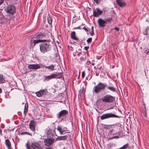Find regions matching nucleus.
<instances>
[{
  "label": "nucleus",
  "instance_id": "f257e3e1",
  "mask_svg": "<svg viewBox=\"0 0 149 149\" xmlns=\"http://www.w3.org/2000/svg\"><path fill=\"white\" fill-rule=\"evenodd\" d=\"M44 36V34L41 33L31 36V38H32V39L30 41V44L31 47L33 48L37 44L43 42V41H46L44 40L40 39L43 38Z\"/></svg>",
  "mask_w": 149,
  "mask_h": 149
},
{
  "label": "nucleus",
  "instance_id": "f03ea898",
  "mask_svg": "<svg viewBox=\"0 0 149 149\" xmlns=\"http://www.w3.org/2000/svg\"><path fill=\"white\" fill-rule=\"evenodd\" d=\"M46 41H43L45 42H42L39 45L40 49V52L43 53H45L51 50L52 49V46L49 42L51 41L50 39L45 40Z\"/></svg>",
  "mask_w": 149,
  "mask_h": 149
},
{
  "label": "nucleus",
  "instance_id": "7ed1b4c3",
  "mask_svg": "<svg viewBox=\"0 0 149 149\" xmlns=\"http://www.w3.org/2000/svg\"><path fill=\"white\" fill-rule=\"evenodd\" d=\"M107 84L106 83L99 82L95 87L94 91L95 93H99L104 90L107 87Z\"/></svg>",
  "mask_w": 149,
  "mask_h": 149
},
{
  "label": "nucleus",
  "instance_id": "20e7f679",
  "mask_svg": "<svg viewBox=\"0 0 149 149\" xmlns=\"http://www.w3.org/2000/svg\"><path fill=\"white\" fill-rule=\"evenodd\" d=\"M15 6L10 5L6 7L5 10L7 13L13 15L15 13Z\"/></svg>",
  "mask_w": 149,
  "mask_h": 149
},
{
  "label": "nucleus",
  "instance_id": "39448f33",
  "mask_svg": "<svg viewBox=\"0 0 149 149\" xmlns=\"http://www.w3.org/2000/svg\"><path fill=\"white\" fill-rule=\"evenodd\" d=\"M27 147L28 149H42L41 146L37 142H33L30 146L26 144Z\"/></svg>",
  "mask_w": 149,
  "mask_h": 149
},
{
  "label": "nucleus",
  "instance_id": "423d86ee",
  "mask_svg": "<svg viewBox=\"0 0 149 149\" xmlns=\"http://www.w3.org/2000/svg\"><path fill=\"white\" fill-rule=\"evenodd\" d=\"M60 73L55 74L52 73L50 75L44 77V81H49L50 80L56 78H59L60 77H58V75H60Z\"/></svg>",
  "mask_w": 149,
  "mask_h": 149
},
{
  "label": "nucleus",
  "instance_id": "0eeeda50",
  "mask_svg": "<svg viewBox=\"0 0 149 149\" xmlns=\"http://www.w3.org/2000/svg\"><path fill=\"white\" fill-rule=\"evenodd\" d=\"M118 117V116L114 114L109 113L102 114V115L100 117V118L101 120H104L112 117L117 118Z\"/></svg>",
  "mask_w": 149,
  "mask_h": 149
},
{
  "label": "nucleus",
  "instance_id": "6e6552de",
  "mask_svg": "<svg viewBox=\"0 0 149 149\" xmlns=\"http://www.w3.org/2000/svg\"><path fill=\"white\" fill-rule=\"evenodd\" d=\"M102 101L105 102H112L114 100V98L111 95H106L102 99Z\"/></svg>",
  "mask_w": 149,
  "mask_h": 149
},
{
  "label": "nucleus",
  "instance_id": "1a4fd4ad",
  "mask_svg": "<svg viewBox=\"0 0 149 149\" xmlns=\"http://www.w3.org/2000/svg\"><path fill=\"white\" fill-rule=\"evenodd\" d=\"M68 113V112L66 110H63L61 111L59 113L57 116V118L58 119L61 118V117H63L62 119L63 118H65L67 117V115Z\"/></svg>",
  "mask_w": 149,
  "mask_h": 149
},
{
  "label": "nucleus",
  "instance_id": "9d476101",
  "mask_svg": "<svg viewBox=\"0 0 149 149\" xmlns=\"http://www.w3.org/2000/svg\"><path fill=\"white\" fill-rule=\"evenodd\" d=\"M93 16L97 17H99L100 15L102 14L103 12L102 10H100L99 8H96V10L93 11Z\"/></svg>",
  "mask_w": 149,
  "mask_h": 149
},
{
  "label": "nucleus",
  "instance_id": "9b49d317",
  "mask_svg": "<svg viewBox=\"0 0 149 149\" xmlns=\"http://www.w3.org/2000/svg\"><path fill=\"white\" fill-rule=\"evenodd\" d=\"M97 23L99 26L100 27H103L106 26V21L102 18H99L98 19Z\"/></svg>",
  "mask_w": 149,
  "mask_h": 149
},
{
  "label": "nucleus",
  "instance_id": "f8f14e48",
  "mask_svg": "<svg viewBox=\"0 0 149 149\" xmlns=\"http://www.w3.org/2000/svg\"><path fill=\"white\" fill-rule=\"evenodd\" d=\"M56 129L61 134H63L64 132H66L67 130V128L66 127L63 128L62 126L59 125H58Z\"/></svg>",
  "mask_w": 149,
  "mask_h": 149
},
{
  "label": "nucleus",
  "instance_id": "ddd939ff",
  "mask_svg": "<svg viewBox=\"0 0 149 149\" xmlns=\"http://www.w3.org/2000/svg\"><path fill=\"white\" fill-rule=\"evenodd\" d=\"M43 68L48 69V71L49 72L53 71L55 70L54 68L55 67V65L51 64L49 66H46V65H43Z\"/></svg>",
  "mask_w": 149,
  "mask_h": 149
},
{
  "label": "nucleus",
  "instance_id": "4468645a",
  "mask_svg": "<svg viewBox=\"0 0 149 149\" xmlns=\"http://www.w3.org/2000/svg\"><path fill=\"white\" fill-rule=\"evenodd\" d=\"M54 139L53 138H49L46 140L44 141L45 145L49 146L52 144L53 142Z\"/></svg>",
  "mask_w": 149,
  "mask_h": 149
},
{
  "label": "nucleus",
  "instance_id": "2eb2a0df",
  "mask_svg": "<svg viewBox=\"0 0 149 149\" xmlns=\"http://www.w3.org/2000/svg\"><path fill=\"white\" fill-rule=\"evenodd\" d=\"M40 66L39 64H29L28 68L29 69H37L40 68Z\"/></svg>",
  "mask_w": 149,
  "mask_h": 149
},
{
  "label": "nucleus",
  "instance_id": "dca6fc26",
  "mask_svg": "<svg viewBox=\"0 0 149 149\" xmlns=\"http://www.w3.org/2000/svg\"><path fill=\"white\" fill-rule=\"evenodd\" d=\"M47 135L48 136V138H51L55 132L54 130H52V129H49V128H47Z\"/></svg>",
  "mask_w": 149,
  "mask_h": 149
},
{
  "label": "nucleus",
  "instance_id": "f3484780",
  "mask_svg": "<svg viewBox=\"0 0 149 149\" xmlns=\"http://www.w3.org/2000/svg\"><path fill=\"white\" fill-rule=\"evenodd\" d=\"M70 135L68 134L62 136H58L56 140H64L70 138Z\"/></svg>",
  "mask_w": 149,
  "mask_h": 149
},
{
  "label": "nucleus",
  "instance_id": "a211bd4d",
  "mask_svg": "<svg viewBox=\"0 0 149 149\" xmlns=\"http://www.w3.org/2000/svg\"><path fill=\"white\" fill-rule=\"evenodd\" d=\"M117 3L120 7H122L126 5V3L123 0H116Z\"/></svg>",
  "mask_w": 149,
  "mask_h": 149
},
{
  "label": "nucleus",
  "instance_id": "6ab92c4d",
  "mask_svg": "<svg viewBox=\"0 0 149 149\" xmlns=\"http://www.w3.org/2000/svg\"><path fill=\"white\" fill-rule=\"evenodd\" d=\"M36 123L33 120L31 121L29 124V127L31 130L33 131H35V126Z\"/></svg>",
  "mask_w": 149,
  "mask_h": 149
},
{
  "label": "nucleus",
  "instance_id": "aec40b11",
  "mask_svg": "<svg viewBox=\"0 0 149 149\" xmlns=\"http://www.w3.org/2000/svg\"><path fill=\"white\" fill-rule=\"evenodd\" d=\"M75 31L72 32L71 33V37L72 39L77 41L78 40V39L75 36Z\"/></svg>",
  "mask_w": 149,
  "mask_h": 149
},
{
  "label": "nucleus",
  "instance_id": "412c9836",
  "mask_svg": "<svg viewBox=\"0 0 149 149\" xmlns=\"http://www.w3.org/2000/svg\"><path fill=\"white\" fill-rule=\"evenodd\" d=\"M107 87L106 90H109L113 92H115V91H116L115 88L114 87H113L111 86H107V87Z\"/></svg>",
  "mask_w": 149,
  "mask_h": 149
},
{
  "label": "nucleus",
  "instance_id": "4be33fe9",
  "mask_svg": "<svg viewBox=\"0 0 149 149\" xmlns=\"http://www.w3.org/2000/svg\"><path fill=\"white\" fill-rule=\"evenodd\" d=\"M5 144L8 148V149H10L11 145L8 139H6L5 141Z\"/></svg>",
  "mask_w": 149,
  "mask_h": 149
},
{
  "label": "nucleus",
  "instance_id": "5701e85b",
  "mask_svg": "<svg viewBox=\"0 0 149 149\" xmlns=\"http://www.w3.org/2000/svg\"><path fill=\"white\" fill-rule=\"evenodd\" d=\"M47 20L48 24H51V26H52V19L51 16L49 14L47 15Z\"/></svg>",
  "mask_w": 149,
  "mask_h": 149
},
{
  "label": "nucleus",
  "instance_id": "b1692460",
  "mask_svg": "<svg viewBox=\"0 0 149 149\" xmlns=\"http://www.w3.org/2000/svg\"><path fill=\"white\" fill-rule=\"evenodd\" d=\"M28 103H26L25 105L24 108V113L25 115H26L28 111Z\"/></svg>",
  "mask_w": 149,
  "mask_h": 149
},
{
  "label": "nucleus",
  "instance_id": "393cba45",
  "mask_svg": "<svg viewBox=\"0 0 149 149\" xmlns=\"http://www.w3.org/2000/svg\"><path fill=\"white\" fill-rule=\"evenodd\" d=\"M47 92V90L45 88L43 89H41L38 91L36 92L35 93H46Z\"/></svg>",
  "mask_w": 149,
  "mask_h": 149
},
{
  "label": "nucleus",
  "instance_id": "a878e982",
  "mask_svg": "<svg viewBox=\"0 0 149 149\" xmlns=\"http://www.w3.org/2000/svg\"><path fill=\"white\" fill-rule=\"evenodd\" d=\"M5 80L2 74H0V83H3L5 82Z\"/></svg>",
  "mask_w": 149,
  "mask_h": 149
},
{
  "label": "nucleus",
  "instance_id": "bb28decb",
  "mask_svg": "<svg viewBox=\"0 0 149 149\" xmlns=\"http://www.w3.org/2000/svg\"><path fill=\"white\" fill-rule=\"evenodd\" d=\"M149 29V27L148 26H147L146 28L145 31L143 33V34L144 35H148V31Z\"/></svg>",
  "mask_w": 149,
  "mask_h": 149
},
{
  "label": "nucleus",
  "instance_id": "cd10ccee",
  "mask_svg": "<svg viewBox=\"0 0 149 149\" xmlns=\"http://www.w3.org/2000/svg\"><path fill=\"white\" fill-rule=\"evenodd\" d=\"M85 89L84 88V86H82L81 89H80V91L79 92V93H82L83 92H85Z\"/></svg>",
  "mask_w": 149,
  "mask_h": 149
},
{
  "label": "nucleus",
  "instance_id": "c85d7f7f",
  "mask_svg": "<svg viewBox=\"0 0 149 149\" xmlns=\"http://www.w3.org/2000/svg\"><path fill=\"white\" fill-rule=\"evenodd\" d=\"M112 20V17H110L109 18H106L105 19V21H106V22H111Z\"/></svg>",
  "mask_w": 149,
  "mask_h": 149
},
{
  "label": "nucleus",
  "instance_id": "c756f323",
  "mask_svg": "<svg viewBox=\"0 0 149 149\" xmlns=\"http://www.w3.org/2000/svg\"><path fill=\"white\" fill-rule=\"evenodd\" d=\"M104 129L107 130L110 129H111V128H112V127L111 126V125H104Z\"/></svg>",
  "mask_w": 149,
  "mask_h": 149
},
{
  "label": "nucleus",
  "instance_id": "7c9ffc66",
  "mask_svg": "<svg viewBox=\"0 0 149 149\" xmlns=\"http://www.w3.org/2000/svg\"><path fill=\"white\" fill-rule=\"evenodd\" d=\"M86 56L85 54H84L83 56L81 57L80 58V62H82L83 61H84L86 58Z\"/></svg>",
  "mask_w": 149,
  "mask_h": 149
},
{
  "label": "nucleus",
  "instance_id": "2f4dec72",
  "mask_svg": "<svg viewBox=\"0 0 149 149\" xmlns=\"http://www.w3.org/2000/svg\"><path fill=\"white\" fill-rule=\"evenodd\" d=\"M91 32L90 34L91 36H93L94 34V31H93V26H92L91 27Z\"/></svg>",
  "mask_w": 149,
  "mask_h": 149
},
{
  "label": "nucleus",
  "instance_id": "473e14b6",
  "mask_svg": "<svg viewBox=\"0 0 149 149\" xmlns=\"http://www.w3.org/2000/svg\"><path fill=\"white\" fill-rule=\"evenodd\" d=\"M92 40V38H88L86 40V42L88 43H90Z\"/></svg>",
  "mask_w": 149,
  "mask_h": 149
},
{
  "label": "nucleus",
  "instance_id": "72a5a7b5",
  "mask_svg": "<svg viewBox=\"0 0 149 149\" xmlns=\"http://www.w3.org/2000/svg\"><path fill=\"white\" fill-rule=\"evenodd\" d=\"M34 94L35 95H36V96L38 97H40L42 96L43 94Z\"/></svg>",
  "mask_w": 149,
  "mask_h": 149
},
{
  "label": "nucleus",
  "instance_id": "f704fd0d",
  "mask_svg": "<svg viewBox=\"0 0 149 149\" xmlns=\"http://www.w3.org/2000/svg\"><path fill=\"white\" fill-rule=\"evenodd\" d=\"M95 2L96 4H99L100 1V0H93Z\"/></svg>",
  "mask_w": 149,
  "mask_h": 149
},
{
  "label": "nucleus",
  "instance_id": "c9c22d12",
  "mask_svg": "<svg viewBox=\"0 0 149 149\" xmlns=\"http://www.w3.org/2000/svg\"><path fill=\"white\" fill-rule=\"evenodd\" d=\"M85 75V73L84 71H83L82 72L81 77L82 78H84Z\"/></svg>",
  "mask_w": 149,
  "mask_h": 149
},
{
  "label": "nucleus",
  "instance_id": "e433bc0d",
  "mask_svg": "<svg viewBox=\"0 0 149 149\" xmlns=\"http://www.w3.org/2000/svg\"><path fill=\"white\" fill-rule=\"evenodd\" d=\"M144 52L147 54H149V50L148 49L146 50Z\"/></svg>",
  "mask_w": 149,
  "mask_h": 149
},
{
  "label": "nucleus",
  "instance_id": "4c0bfd02",
  "mask_svg": "<svg viewBox=\"0 0 149 149\" xmlns=\"http://www.w3.org/2000/svg\"><path fill=\"white\" fill-rule=\"evenodd\" d=\"M145 110L144 109V111L143 112V113L144 114V115L145 116H146V109L145 108Z\"/></svg>",
  "mask_w": 149,
  "mask_h": 149
},
{
  "label": "nucleus",
  "instance_id": "58836bf2",
  "mask_svg": "<svg viewBox=\"0 0 149 149\" xmlns=\"http://www.w3.org/2000/svg\"><path fill=\"white\" fill-rule=\"evenodd\" d=\"M114 29L117 31H119V28L118 27H115L114 28Z\"/></svg>",
  "mask_w": 149,
  "mask_h": 149
},
{
  "label": "nucleus",
  "instance_id": "ea45409f",
  "mask_svg": "<svg viewBox=\"0 0 149 149\" xmlns=\"http://www.w3.org/2000/svg\"><path fill=\"white\" fill-rule=\"evenodd\" d=\"M81 28H80V26H79L77 27H74L73 28V29H81Z\"/></svg>",
  "mask_w": 149,
  "mask_h": 149
},
{
  "label": "nucleus",
  "instance_id": "a19ab883",
  "mask_svg": "<svg viewBox=\"0 0 149 149\" xmlns=\"http://www.w3.org/2000/svg\"><path fill=\"white\" fill-rule=\"evenodd\" d=\"M51 91L53 93H54L56 91L55 89L53 88H51Z\"/></svg>",
  "mask_w": 149,
  "mask_h": 149
},
{
  "label": "nucleus",
  "instance_id": "79ce46f5",
  "mask_svg": "<svg viewBox=\"0 0 149 149\" xmlns=\"http://www.w3.org/2000/svg\"><path fill=\"white\" fill-rule=\"evenodd\" d=\"M4 0H0V5L3 3Z\"/></svg>",
  "mask_w": 149,
  "mask_h": 149
},
{
  "label": "nucleus",
  "instance_id": "37998d69",
  "mask_svg": "<svg viewBox=\"0 0 149 149\" xmlns=\"http://www.w3.org/2000/svg\"><path fill=\"white\" fill-rule=\"evenodd\" d=\"M119 138V136H114V137H112V139H117Z\"/></svg>",
  "mask_w": 149,
  "mask_h": 149
},
{
  "label": "nucleus",
  "instance_id": "c03bdc74",
  "mask_svg": "<svg viewBox=\"0 0 149 149\" xmlns=\"http://www.w3.org/2000/svg\"><path fill=\"white\" fill-rule=\"evenodd\" d=\"M89 48V47L88 46H85L84 47L85 49L86 50H87Z\"/></svg>",
  "mask_w": 149,
  "mask_h": 149
},
{
  "label": "nucleus",
  "instance_id": "a18cd8bd",
  "mask_svg": "<svg viewBox=\"0 0 149 149\" xmlns=\"http://www.w3.org/2000/svg\"><path fill=\"white\" fill-rule=\"evenodd\" d=\"M82 29H84L86 31H88V29H87V28H86L85 27L83 28H82Z\"/></svg>",
  "mask_w": 149,
  "mask_h": 149
},
{
  "label": "nucleus",
  "instance_id": "49530a36",
  "mask_svg": "<svg viewBox=\"0 0 149 149\" xmlns=\"http://www.w3.org/2000/svg\"><path fill=\"white\" fill-rule=\"evenodd\" d=\"M36 95L37 94H36V95H35L34 94H32V95H31V96L36 98Z\"/></svg>",
  "mask_w": 149,
  "mask_h": 149
},
{
  "label": "nucleus",
  "instance_id": "de8ad7c7",
  "mask_svg": "<svg viewBox=\"0 0 149 149\" xmlns=\"http://www.w3.org/2000/svg\"><path fill=\"white\" fill-rule=\"evenodd\" d=\"M90 63V61H87L86 62V63L87 65H89Z\"/></svg>",
  "mask_w": 149,
  "mask_h": 149
},
{
  "label": "nucleus",
  "instance_id": "09e8293b",
  "mask_svg": "<svg viewBox=\"0 0 149 149\" xmlns=\"http://www.w3.org/2000/svg\"><path fill=\"white\" fill-rule=\"evenodd\" d=\"M113 109V107H111L109 108L108 109H107V110L111 109Z\"/></svg>",
  "mask_w": 149,
  "mask_h": 149
},
{
  "label": "nucleus",
  "instance_id": "8fccbe9b",
  "mask_svg": "<svg viewBox=\"0 0 149 149\" xmlns=\"http://www.w3.org/2000/svg\"><path fill=\"white\" fill-rule=\"evenodd\" d=\"M146 22H148L149 23V17L146 19Z\"/></svg>",
  "mask_w": 149,
  "mask_h": 149
},
{
  "label": "nucleus",
  "instance_id": "3c124183",
  "mask_svg": "<svg viewBox=\"0 0 149 149\" xmlns=\"http://www.w3.org/2000/svg\"><path fill=\"white\" fill-rule=\"evenodd\" d=\"M113 131V129H112L109 132L110 133H111Z\"/></svg>",
  "mask_w": 149,
  "mask_h": 149
},
{
  "label": "nucleus",
  "instance_id": "603ef678",
  "mask_svg": "<svg viewBox=\"0 0 149 149\" xmlns=\"http://www.w3.org/2000/svg\"><path fill=\"white\" fill-rule=\"evenodd\" d=\"M81 54V52H79L77 54V55L79 56Z\"/></svg>",
  "mask_w": 149,
  "mask_h": 149
},
{
  "label": "nucleus",
  "instance_id": "864d4df0",
  "mask_svg": "<svg viewBox=\"0 0 149 149\" xmlns=\"http://www.w3.org/2000/svg\"><path fill=\"white\" fill-rule=\"evenodd\" d=\"M2 133L1 130L0 129V134L1 135Z\"/></svg>",
  "mask_w": 149,
  "mask_h": 149
},
{
  "label": "nucleus",
  "instance_id": "5fc2aeb1",
  "mask_svg": "<svg viewBox=\"0 0 149 149\" xmlns=\"http://www.w3.org/2000/svg\"><path fill=\"white\" fill-rule=\"evenodd\" d=\"M2 92V89L1 88H0V93H1Z\"/></svg>",
  "mask_w": 149,
  "mask_h": 149
},
{
  "label": "nucleus",
  "instance_id": "6e6d98bb",
  "mask_svg": "<svg viewBox=\"0 0 149 149\" xmlns=\"http://www.w3.org/2000/svg\"><path fill=\"white\" fill-rule=\"evenodd\" d=\"M112 139V137L111 138H109V140H111V139Z\"/></svg>",
  "mask_w": 149,
  "mask_h": 149
},
{
  "label": "nucleus",
  "instance_id": "4d7b16f0",
  "mask_svg": "<svg viewBox=\"0 0 149 149\" xmlns=\"http://www.w3.org/2000/svg\"><path fill=\"white\" fill-rule=\"evenodd\" d=\"M92 65H94V63H92Z\"/></svg>",
  "mask_w": 149,
  "mask_h": 149
},
{
  "label": "nucleus",
  "instance_id": "13d9d810",
  "mask_svg": "<svg viewBox=\"0 0 149 149\" xmlns=\"http://www.w3.org/2000/svg\"><path fill=\"white\" fill-rule=\"evenodd\" d=\"M35 56L34 57V58H36V56Z\"/></svg>",
  "mask_w": 149,
  "mask_h": 149
},
{
  "label": "nucleus",
  "instance_id": "bf43d9fd",
  "mask_svg": "<svg viewBox=\"0 0 149 149\" xmlns=\"http://www.w3.org/2000/svg\"><path fill=\"white\" fill-rule=\"evenodd\" d=\"M35 56L34 57V58H36V56Z\"/></svg>",
  "mask_w": 149,
  "mask_h": 149
},
{
  "label": "nucleus",
  "instance_id": "052dcab7",
  "mask_svg": "<svg viewBox=\"0 0 149 149\" xmlns=\"http://www.w3.org/2000/svg\"><path fill=\"white\" fill-rule=\"evenodd\" d=\"M79 94H78V96H79Z\"/></svg>",
  "mask_w": 149,
  "mask_h": 149
},
{
  "label": "nucleus",
  "instance_id": "680f3d73",
  "mask_svg": "<svg viewBox=\"0 0 149 149\" xmlns=\"http://www.w3.org/2000/svg\"><path fill=\"white\" fill-rule=\"evenodd\" d=\"M48 148V149H49V148Z\"/></svg>",
  "mask_w": 149,
  "mask_h": 149
}]
</instances>
